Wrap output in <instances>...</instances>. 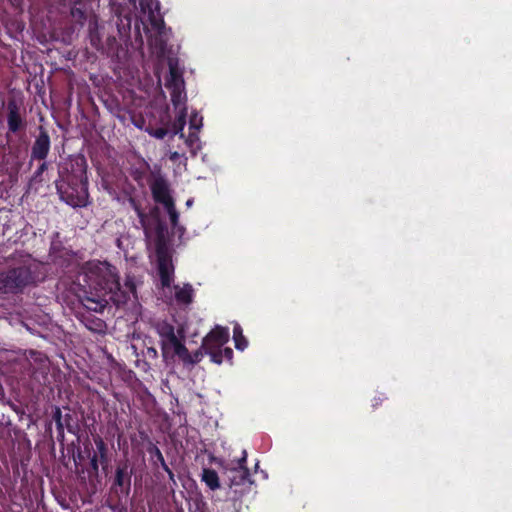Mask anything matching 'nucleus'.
<instances>
[{
    "label": "nucleus",
    "instance_id": "obj_1",
    "mask_svg": "<svg viewBox=\"0 0 512 512\" xmlns=\"http://www.w3.org/2000/svg\"><path fill=\"white\" fill-rule=\"evenodd\" d=\"M78 281L84 287L81 304L90 311L103 312L109 302L119 304L126 300L121 291L118 271L107 261L86 262L81 268Z\"/></svg>",
    "mask_w": 512,
    "mask_h": 512
},
{
    "label": "nucleus",
    "instance_id": "obj_2",
    "mask_svg": "<svg viewBox=\"0 0 512 512\" xmlns=\"http://www.w3.org/2000/svg\"><path fill=\"white\" fill-rule=\"evenodd\" d=\"M60 199L73 208L89 205L87 164L85 158L71 161L59 170L55 181Z\"/></svg>",
    "mask_w": 512,
    "mask_h": 512
},
{
    "label": "nucleus",
    "instance_id": "obj_3",
    "mask_svg": "<svg viewBox=\"0 0 512 512\" xmlns=\"http://www.w3.org/2000/svg\"><path fill=\"white\" fill-rule=\"evenodd\" d=\"M36 282L30 267L19 266L0 272V294H17Z\"/></svg>",
    "mask_w": 512,
    "mask_h": 512
},
{
    "label": "nucleus",
    "instance_id": "obj_4",
    "mask_svg": "<svg viewBox=\"0 0 512 512\" xmlns=\"http://www.w3.org/2000/svg\"><path fill=\"white\" fill-rule=\"evenodd\" d=\"M151 219L150 225L143 229L145 237L152 239L156 256L171 254L168 227L161 218L160 209L157 206L152 207Z\"/></svg>",
    "mask_w": 512,
    "mask_h": 512
},
{
    "label": "nucleus",
    "instance_id": "obj_5",
    "mask_svg": "<svg viewBox=\"0 0 512 512\" xmlns=\"http://www.w3.org/2000/svg\"><path fill=\"white\" fill-rule=\"evenodd\" d=\"M27 369L32 389H41L50 384V361L48 357L37 350L26 351Z\"/></svg>",
    "mask_w": 512,
    "mask_h": 512
},
{
    "label": "nucleus",
    "instance_id": "obj_6",
    "mask_svg": "<svg viewBox=\"0 0 512 512\" xmlns=\"http://www.w3.org/2000/svg\"><path fill=\"white\" fill-rule=\"evenodd\" d=\"M230 334L227 327L216 325L203 339L202 348L210 356L211 362L222 364V347L229 341Z\"/></svg>",
    "mask_w": 512,
    "mask_h": 512
},
{
    "label": "nucleus",
    "instance_id": "obj_7",
    "mask_svg": "<svg viewBox=\"0 0 512 512\" xmlns=\"http://www.w3.org/2000/svg\"><path fill=\"white\" fill-rule=\"evenodd\" d=\"M166 88L170 92L171 102L175 109L186 107L185 83L181 71L176 65L169 64V75L166 79Z\"/></svg>",
    "mask_w": 512,
    "mask_h": 512
},
{
    "label": "nucleus",
    "instance_id": "obj_8",
    "mask_svg": "<svg viewBox=\"0 0 512 512\" xmlns=\"http://www.w3.org/2000/svg\"><path fill=\"white\" fill-rule=\"evenodd\" d=\"M133 475V468L127 460L121 461L117 464L113 481L111 484V492H114L120 498V495L128 497L131 492V480Z\"/></svg>",
    "mask_w": 512,
    "mask_h": 512
},
{
    "label": "nucleus",
    "instance_id": "obj_9",
    "mask_svg": "<svg viewBox=\"0 0 512 512\" xmlns=\"http://www.w3.org/2000/svg\"><path fill=\"white\" fill-rule=\"evenodd\" d=\"M22 101H18L15 97H11L7 101V127L8 132L17 134L25 130L27 121L25 113L22 111Z\"/></svg>",
    "mask_w": 512,
    "mask_h": 512
},
{
    "label": "nucleus",
    "instance_id": "obj_10",
    "mask_svg": "<svg viewBox=\"0 0 512 512\" xmlns=\"http://www.w3.org/2000/svg\"><path fill=\"white\" fill-rule=\"evenodd\" d=\"M37 132L30 150V165L35 160H46L51 150V139L48 130L43 125H39Z\"/></svg>",
    "mask_w": 512,
    "mask_h": 512
},
{
    "label": "nucleus",
    "instance_id": "obj_11",
    "mask_svg": "<svg viewBox=\"0 0 512 512\" xmlns=\"http://www.w3.org/2000/svg\"><path fill=\"white\" fill-rule=\"evenodd\" d=\"M247 452H242V457L238 460L237 466L228 470L230 487L245 486L252 484L249 469L246 466Z\"/></svg>",
    "mask_w": 512,
    "mask_h": 512
},
{
    "label": "nucleus",
    "instance_id": "obj_12",
    "mask_svg": "<svg viewBox=\"0 0 512 512\" xmlns=\"http://www.w3.org/2000/svg\"><path fill=\"white\" fill-rule=\"evenodd\" d=\"M149 186L153 200L156 203L166 206L174 202L170 194L169 184L162 175L154 177Z\"/></svg>",
    "mask_w": 512,
    "mask_h": 512
},
{
    "label": "nucleus",
    "instance_id": "obj_13",
    "mask_svg": "<svg viewBox=\"0 0 512 512\" xmlns=\"http://www.w3.org/2000/svg\"><path fill=\"white\" fill-rule=\"evenodd\" d=\"M157 260V271L161 281V285L164 288L171 286L174 277V266L172 263V255H159L156 256Z\"/></svg>",
    "mask_w": 512,
    "mask_h": 512
},
{
    "label": "nucleus",
    "instance_id": "obj_14",
    "mask_svg": "<svg viewBox=\"0 0 512 512\" xmlns=\"http://www.w3.org/2000/svg\"><path fill=\"white\" fill-rule=\"evenodd\" d=\"M160 339L161 352L164 359L178 356L180 352L185 351V345L178 339L175 331Z\"/></svg>",
    "mask_w": 512,
    "mask_h": 512
},
{
    "label": "nucleus",
    "instance_id": "obj_15",
    "mask_svg": "<svg viewBox=\"0 0 512 512\" xmlns=\"http://www.w3.org/2000/svg\"><path fill=\"white\" fill-rule=\"evenodd\" d=\"M160 339L161 352L164 359L178 356L180 352L185 351V345L178 339L175 331Z\"/></svg>",
    "mask_w": 512,
    "mask_h": 512
},
{
    "label": "nucleus",
    "instance_id": "obj_16",
    "mask_svg": "<svg viewBox=\"0 0 512 512\" xmlns=\"http://www.w3.org/2000/svg\"><path fill=\"white\" fill-rule=\"evenodd\" d=\"M86 311L78 313V319L81 323L91 332L103 334L106 331L107 325L104 320L93 315L88 308L83 306Z\"/></svg>",
    "mask_w": 512,
    "mask_h": 512
},
{
    "label": "nucleus",
    "instance_id": "obj_17",
    "mask_svg": "<svg viewBox=\"0 0 512 512\" xmlns=\"http://www.w3.org/2000/svg\"><path fill=\"white\" fill-rule=\"evenodd\" d=\"M93 441L96 446V450L93 452L92 455L98 456V459L101 462L102 469L106 471L111 461L108 445L100 435L93 436Z\"/></svg>",
    "mask_w": 512,
    "mask_h": 512
},
{
    "label": "nucleus",
    "instance_id": "obj_18",
    "mask_svg": "<svg viewBox=\"0 0 512 512\" xmlns=\"http://www.w3.org/2000/svg\"><path fill=\"white\" fill-rule=\"evenodd\" d=\"M147 452L150 455L153 466L157 467L159 465L168 474L169 479L175 481L174 473L167 465L160 449L155 444H150L147 447Z\"/></svg>",
    "mask_w": 512,
    "mask_h": 512
},
{
    "label": "nucleus",
    "instance_id": "obj_19",
    "mask_svg": "<svg viewBox=\"0 0 512 512\" xmlns=\"http://www.w3.org/2000/svg\"><path fill=\"white\" fill-rule=\"evenodd\" d=\"M89 0H68L70 6V15L80 24H83L87 19V6Z\"/></svg>",
    "mask_w": 512,
    "mask_h": 512
},
{
    "label": "nucleus",
    "instance_id": "obj_20",
    "mask_svg": "<svg viewBox=\"0 0 512 512\" xmlns=\"http://www.w3.org/2000/svg\"><path fill=\"white\" fill-rule=\"evenodd\" d=\"M151 15V25L157 32V37L155 39L156 45L160 47L161 50L165 48L167 45L168 37L166 34L165 23L162 19H156L153 14Z\"/></svg>",
    "mask_w": 512,
    "mask_h": 512
},
{
    "label": "nucleus",
    "instance_id": "obj_21",
    "mask_svg": "<svg viewBox=\"0 0 512 512\" xmlns=\"http://www.w3.org/2000/svg\"><path fill=\"white\" fill-rule=\"evenodd\" d=\"M175 300L178 304L189 305L193 302L194 290L191 284L186 283L183 287L174 286Z\"/></svg>",
    "mask_w": 512,
    "mask_h": 512
},
{
    "label": "nucleus",
    "instance_id": "obj_22",
    "mask_svg": "<svg viewBox=\"0 0 512 512\" xmlns=\"http://www.w3.org/2000/svg\"><path fill=\"white\" fill-rule=\"evenodd\" d=\"M204 354L205 351L202 348V345L193 353H190L187 347L185 346V351L180 352L177 357L183 362L184 365L193 366L195 364H198L202 360Z\"/></svg>",
    "mask_w": 512,
    "mask_h": 512
},
{
    "label": "nucleus",
    "instance_id": "obj_23",
    "mask_svg": "<svg viewBox=\"0 0 512 512\" xmlns=\"http://www.w3.org/2000/svg\"><path fill=\"white\" fill-rule=\"evenodd\" d=\"M129 204L132 207V209L135 211V213L139 219V222L141 224L142 229H144L145 226L150 225V223L152 222V219H151L152 208L149 210L148 213H146L142 209L141 204L138 201H136L134 198L129 199Z\"/></svg>",
    "mask_w": 512,
    "mask_h": 512
},
{
    "label": "nucleus",
    "instance_id": "obj_24",
    "mask_svg": "<svg viewBox=\"0 0 512 512\" xmlns=\"http://www.w3.org/2000/svg\"><path fill=\"white\" fill-rule=\"evenodd\" d=\"M202 120H203V118L201 116H199L198 113H193L190 116L189 128H190V130H195V131H191L189 134V137L186 141L189 145H192L194 141L198 140L197 131H199V129L202 126Z\"/></svg>",
    "mask_w": 512,
    "mask_h": 512
},
{
    "label": "nucleus",
    "instance_id": "obj_25",
    "mask_svg": "<svg viewBox=\"0 0 512 512\" xmlns=\"http://www.w3.org/2000/svg\"><path fill=\"white\" fill-rule=\"evenodd\" d=\"M202 481L211 490H216L220 487L219 476L214 469L205 468L202 472Z\"/></svg>",
    "mask_w": 512,
    "mask_h": 512
},
{
    "label": "nucleus",
    "instance_id": "obj_26",
    "mask_svg": "<svg viewBox=\"0 0 512 512\" xmlns=\"http://www.w3.org/2000/svg\"><path fill=\"white\" fill-rule=\"evenodd\" d=\"M178 109H179V113L173 123L172 129H173L174 135H179L181 138H183L184 137L183 130L186 125L187 108L182 107V108H178Z\"/></svg>",
    "mask_w": 512,
    "mask_h": 512
},
{
    "label": "nucleus",
    "instance_id": "obj_27",
    "mask_svg": "<svg viewBox=\"0 0 512 512\" xmlns=\"http://www.w3.org/2000/svg\"><path fill=\"white\" fill-rule=\"evenodd\" d=\"M233 339L237 350L243 351L248 346V341L243 335V330L239 324L234 325Z\"/></svg>",
    "mask_w": 512,
    "mask_h": 512
},
{
    "label": "nucleus",
    "instance_id": "obj_28",
    "mask_svg": "<svg viewBox=\"0 0 512 512\" xmlns=\"http://www.w3.org/2000/svg\"><path fill=\"white\" fill-rule=\"evenodd\" d=\"M153 327L160 338L165 337L175 331V327L166 320L155 322Z\"/></svg>",
    "mask_w": 512,
    "mask_h": 512
},
{
    "label": "nucleus",
    "instance_id": "obj_29",
    "mask_svg": "<svg viewBox=\"0 0 512 512\" xmlns=\"http://www.w3.org/2000/svg\"><path fill=\"white\" fill-rule=\"evenodd\" d=\"M141 9L149 14L159 11L160 2L158 0H140Z\"/></svg>",
    "mask_w": 512,
    "mask_h": 512
},
{
    "label": "nucleus",
    "instance_id": "obj_30",
    "mask_svg": "<svg viewBox=\"0 0 512 512\" xmlns=\"http://www.w3.org/2000/svg\"><path fill=\"white\" fill-rule=\"evenodd\" d=\"M164 208L166 209L168 215H169V218H170V222H171V226L172 227H178V224H179V213L175 207V202L169 204V205H166L164 206Z\"/></svg>",
    "mask_w": 512,
    "mask_h": 512
},
{
    "label": "nucleus",
    "instance_id": "obj_31",
    "mask_svg": "<svg viewBox=\"0 0 512 512\" xmlns=\"http://www.w3.org/2000/svg\"><path fill=\"white\" fill-rule=\"evenodd\" d=\"M63 422L65 423V427L69 433L74 435L77 434L78 426L73 424V416L70 413L64 415Z\"/></svg>",
    "mask_w": 512,
    "mask_h": 512
},
{
    "label": "nucleus",
    "instance_id": "obj_32",
    "mask_svg": "<svg viewBox=\"0 0 512 512\" xmlns=\"http://www.w3.org/2000/svg\"><path fill=\"white\" fill-rule=\"evenodd\" d=\"M85 449L88 451L89 453V458H90V469H91V472L94 474V475H98V472H99V466H101V462L100 460L98 459V456L97 455H90V450L88 448V445L85 446Z\"/></svg>",
    "mask_w": 512,
    "mask_h": 512
},
{
    "label": "nucleus",
    "instance_id": "obj_33",
    "mask_svg": "<svg viewBox=\"0 0 512 512\" xmlns=\"http://www.w3.org/2000/svg\"><path fill=\"white\" fill-rule=\"evenodd\" d=\"M40 162L39 166L33 173V179L38 180L41 179V176L48 169V162L46 160H38Z\"/></svg>",
    "mask_w": 512,
    "mask_h": 512
},
{
    "label": "nucleus",
    "instance_id": "obj_34",
    "mask_svg": "<svg viewBox=\"0 0 512 512\" xmlns=\"http://www.w3.org/2000/svg\"><path fill=\"white\" fill-rule=\"evenodd\" d=\"M233 355H234V352H233L232 348L225 347L224 349H222V362L224 360H226L231 364L232 360H233Z\"/></svg>",
    "mask_w": 512,
    "mask_h": 512
},
{
    "label": "nucleus",
    "instance_id": "obj_35",
    "mask_svg": "<svg viewBox=\"0 0 512 512\" xmlns=\"http://www.w3.org/2000/svg\"><path fill=\"white\" fill-rule=\"evenodd\" d=\"M167 133H168L167 129L162 128V127L157 128V129L153 130L152 132H150V134L157 139H164L165 136L167 135Z\"/></svg>",
    "mask_w": 512,
    "mask_h": 512
},
{
    "label": "nucleus",
    "instance_id": "obj_36",
    "mask_svg": "<svg viewBox=\"0 0 512 512\" xmlns=\"http://www.w3.org/2000/svg\"><path fill=\"white\" fill-rule=\"evenodd\" d=\"M52 417H53L54 422L63 421L64 415H62L60 407H58V406L54 407Z\"/></svg>",
    "mask_w": 512,
    "mask_h": 512
},
{
    "label": "nucleus",
    "instance_id": "obj_37",
    "mask_svg": "<svg viewBox=\"0 0 512 512\" xmlns=\"http://www.w3.org/2000/svg\"><path fill=\"white\" fill-rule=\"evenodd\" d=\"M145 356H146V357H148V358H150V359L155 360V359H157V357H158V351H157V349H156V348H154V347H148V348L146 349Z\"/></svg>",
    "mask_w": 512,
    "mask_h": 512
},
{
    "label": "nucleus",
    "instance_id": "obj_38",
    "mask_svg": "<svg viewBox=\"0 0 512 512\" xmlns=\"http://www.w3.org/2000/svg\"><path fill=\"white\" fill-rule=\"evenodd\" d=\"M172 231L174 234L178 235V238L181 240V238L185 234L186 228L178 224V227H172Z\"/></svg>",
    "mask_w": 512,
    "mask_h": 512
},
{
    "label": "nucleus",
    "instance_id": "obj_39",
    "mask_svg": "<svg viewBox=\"0 0 512 512\" xmlns=\"http://www.w3.org/2000/svg\"><path fill=\"white\" fill-rule=\"evenodd\" d=\"M10 4L15 8H22L24 0H8Z\"/></svg>",
    "mask_w": 512,
    "mask_h": 512
},
{
    "label": "nucleus",
    "instance_id": "obj_40",
    "mask_svg": "<svg viewBox=\"0 0 512 512\" xmlns=\"http://www.w3.org/2000/svg\"><path fill=\"white\" fill-rule=\"evenodd\" d=\"M57 432L65 431V423L63 421L55 422Z\"/></svg>",
    "mask_w": 512,
    "mask_h": 512
},
{
    "label": "nucleus",
    "instance_id": "obj_41",
    "mask_svg": "<svg viewBox=\"0 0 512 512\" xmlns=\"http://www.w3.org/2000/svg\"><path fill=\"white\" fill-rule=\"evenodd\" d=\"M64 439H65V431H63V432H57V440H58L61 444H63Z\"/></svg>",
    "mask_w": 512,
    "mask_h": 512
},
{
    "label": "nucleus",
    "instance_id": "obj_42",
    "mask_svg": "<svg viewBox=\"0 0 512 512\" xmlns=\"http://www.w3.org/2000/svg\"><path fill=\"white\" fill-rule=\"evenodd\" d=\"M381 401H382V399H381V398H374V404H373V406L378 405Z\"/></svg>",
    "mask_w": 512,
    "mask_h": 512
},
{
    "label": "nucleus",
    "instance_id": "obj_43",
    "mask_svg": "<svg viewBox=\"0 0 512 512\" xmlns=\"http://www.w3.org/2000/svg\"><path fill=\"white\" fill-rule=\"evenodd\" d=\"M193 204V200L192 199H188L187 202H186V205L189 207Z\"/></svg>",
    "mask_w": 512,
    "mask_h": 512
},
{
    "label": "nucleus",
    "instance_id": "obj_44",
    "mask_svg": "<svg viewBox=\"0 0 512 512\" xmlns=\"http://www.w3.org/2000/svg\"><path fill=\"white\" fill-rule=\"evenodd\" d=\"M131 290L135 291V286L133 284L131 285Z\"/></svg>",
    "mask_w": 512,
    "mask_h": 512
}]
</instances>
